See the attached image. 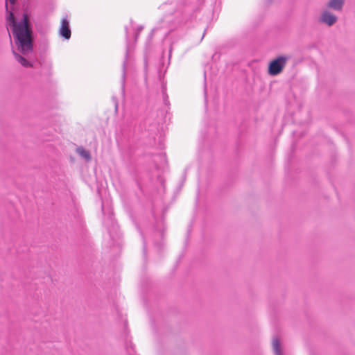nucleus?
<instances>
[{
	"instance_id": "obj_1",
	"label": "nucleus",
	"mask_w": 355,
	"mask_h": 355,
	"mask_svg": "<svg viewBox=\"0 0 355 355\" xmlns=\"http://www.w3.org/2000/svg\"><path fill=\"white\" fill-rule=\"evenodd\" d=\"M15 2L16 0H6V12L8 13V24L12 28V33L18 50L22 54L26 55L33 51L32 31L27 14H24L21 21H15L13 14Z\"/></svg>"
},
{
	"instance_id": "obj_2",
	"label": "nucleus",
	"mask_w": 355,
	"mask_h": 355,
	"mask_svg": "<svg viewBox=\"0 0 355 355\" xmlns=\"http://www.w3.org/2000/svg\"><path fill=\"white\" fill-rule=\"evenodd\" d=\"M290 59V55H280L271 61L268 67L269 74L276 76L280 73Z\"/></svg>"
},
{
	"instance_id": "obj_3",
	"label": "nucleus",
	"mask_w": 355,
	"mask_h": 355,
	"mask_svg": "<svg viewBox=\"0 0 355 355\" xmlns=\"http://www.w3.org/2000/svg\"><path fill=\"white\" fill-rule=\"evenodd\" d=\"M104 224L107 227L108 232L112 239H115L119 236L118 234V225L114 221L112 214H109L107 219L104 220Z\"/></svg>"
},
{
	"instance_id": "obj_4",
	"label": "nucleus",
	"mask_w": 355,
	"mask_h": 355,
	"mask_svg": "<svg viewBox=\"0 0 355 355\" xmlns=\"http://www.w3.org/2000/svg\"><path fill=\"white\" fill-rule=\"evenodd\" d=\"M174 18L173 19H166L167 23L170 22L171 24L169 25L170 30H173L176 26H181L186 22V17L181 11H177L175 12Z\"/></svg>"
},
{
	"instance_id": "obj_5",
	"label": "nucleus",
	"mask_w": 355,
	"mask_h": 355,
	"mask_svg": "<svg viewBox=\"0 0 355 355\" xmlns=\"http://www.w3.org/2000/svg\"><path fill=\"white\" fill-rule=\"evenodd\" d=\"M337 21V16L332 14L327 10L322 11L319 17V21L327 25L328 26H333Z\"/></svg>"
},
{
	"instance_id": "obj_6",
	"label": "nucleus",
	"mask_w": 355,
	"mask_h": 355,
	"mask_svg": "<svg viewBox=\"0 0 355 355\" xmlns=\"http://www.w3.org/2000/svg\"><path fill=\"white\" fill-rule=\"evenodd\" d=\"M60 35L65 40L71 37V29L69 27V21L67 17H63L61 21V26L59 31Z\"/></svg>"
},
{
	"instance_id": "obj_7",
	"label": "nucleus",
	"mask_w": 355,
	"mask_h": 355,
	"mask_svg": "<svg viewBox=\"0 0 355 355\" xmlns=\"http://www.w3.org/2000/svg\"><path fill=\"white\" fill-rule=\"evenodd\" d=\"M345 0H329L327 3V8L335 11H341L345 5Z\"/></svg>"
},
{
	"instance_id": "obj_8",
	"label": "nucleus",
	"mask_w": 355,
	"mask_h": 355,
	"mask_svg": "<svg viewBox=\"0 0 355 355\" xmlns=\"http://www.w3.org/2000/svg\"><path fill=\"white\" fill-rule=\"evenodd\" d=\"M128 57H129V47H127L126 52H125V60L123 62V72H122V76H121V89H122L123 94H124V92H125L126 65L128 63Z\"/></svg>"
},
{
	"instance_id": "obj_9",
	"label": "nucleus",
	"mask_w": 355,
	"mask_h": 355,
	"mask_svg": "<svg viewBox=\"0 0 355 355\" xmlns=\"http://www.w3.org/2000/svg\"><path fill=\"white\" fill-rule=\"evenodd\" d=\"M272 349L275 355H283L282 352V347L280 345L279 340L277 338L272 339Z\"/></svg>"
},
{
	"instance_id": "obj_10",
	"label": "nucleus",
	"mask_w": 355,
	"mask_h": 355,
	"mask_svg": "<svg viewBox=\"0 0 355 355\" xmlns=\"http://www.w3.org/2000/svg\"><path fill=\"white\" fill-rule=\"evenodd\" d=\"M12 53H13V54L15 55V59L22 66H24L25 67H32L31 63L29 61H28L26 59H25L23 56H21L19 54L17 53L15 51H12Z\"/></svg>"
},
{
	"instance_id": "obj_11",
	"label": "nucleus",
	"mask_w": 355,
	"mask_h": 355,
	"mask_svg": "<svg viewBox=\"0 0 355 355\" xmlns=\"http://www.w3.org/2000/svg\"><path fill=\"white\" fill-rule=\"evenodd\" d=\"M76 152L79 155L85 158L86 160H89L91 159L89 152L86 150L83 147L77 148Z\"/></svg>"
},
{
	"instance_id": "obj_12",
	"label": "nucleus",
	"mask_w": 355,
	"mask_h": 355,
	"mask_svg": "<svg viewBox=\"0 0 355 355\" xmlns=\"http://www.w3.org/2000/svg\"><path fill=\"white\" fill-rule=\"evenodd\" d=\"M102 210H103V211H104V207H103V205H102Z\"/></svg>"
},
{
	"instance_id": "obj_13",
	"label": "nucleus",
	"mask_w": 355,
	"mask_h": 355,
	"mask_svg": "<svg viewBox=\"0 0 355 355\" xmlns=\"http://www.w3.org/2000/svg\"><path fill=\"white\" fill-rule=\"evenodd\" d=\"M142 29V27L139 28V31H141Z\"/></svg>"
}]
</instances>
